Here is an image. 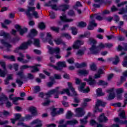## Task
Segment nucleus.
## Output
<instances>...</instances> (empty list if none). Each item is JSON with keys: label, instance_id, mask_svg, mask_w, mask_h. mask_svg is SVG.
Returning <instances> with one entry per match:
<instances>
[{"label": "nucleus", "instance_id": "nucleus-27", "mask_svg": "<svg viewBox=\"0 0 127 127\" xmlns=\"http://www.w3.org/2000/svg\"><path fill=\"white\" fill-rule=\"evenodd\" d=\"M97 26V23H95V20H92L90 21L89 25L88 26L87 28L89 30H92L94 29V27Z\"/></svg>", "mask_w": 127, "mask_h": 127}, {"label": "nucleus", "instance_id": "nucleus-7", "mask_svg": "<svg viewBox=\"0 0 127 127\" xmlns=\"http://www.w3.org/2000/svg\"><path fill=\"white\" fill-rule=\"evenodd\" d=\"M17 79H16V83L18 84L19 87H21L23 84L22 79L23 78V72L22 71H19L17 73Z\"/></svg>", "mask_w": 127, "mask_h": 127}, {"label": "nucleus", "instance_id": "nucleus-29", "mask_svg": "<svg viewBox=\"0 0 127 127\" xmlns=\"http://www.w3.org/2000/svg\"><path fill=\"white\" fill-rule=\"evenodd\" d=\"M69 5L67 4H63L59 6V10H62V11H65L69 8Z\"/></svg>", "mask_w": 127, "mask_h": 127}, {"label": "nucleus", "instance_id": "nucleus-5", "mask_svg": "<svg viewBox=\"0 0 127 127\" xmlns=\"http://www.w3.org/2000/svg\"><path fill=\"white\" fill-rule=\"evenodd\" d=\"M106 47V44L100 43L98 47L93 45L90 48V52L92 54H98L101 51V50L104 49Z\"/></svg>", "mask_w": 127, "mask_h": 127}, {"label": "nucleus", "instance_id": "nucleus-13", "mask_svg": "<svg viewBox=\"0 0 127 127\" xmlns=\"http://www.w3.org/2000/svg\"><path fill=\"white\" fill-rule=\"evenodd\" d=\"M9 100H11V101H12V103L13 104H14V105H17V101H18L19 100H24V98H20L19 97H14V95L13 94L10 95L9 96Z\"/></svg>", "mask_w": 127, "mask_h": 127}, {"label": "nucleus", "instance_id": "nucleus-18", "mask_svg": "<svg viewBox=\"0 0 127 127\" xmlns=\"http://www.w3.org/2000/svg\"><path fill=\"white\" fill-rule=\"evenodd\" d=\"M53 38L52 37V35L51 33H47V39H43L44 42H46L48 41L50 45H53V42L52 41Z\"/></svg>", "mask_w": 127, "mask_h": 127}, {"label": "nucleus", "instance_id": "nucleus-32", "mask_svg": "<svg viewBox=\"0 0 127 127\" xmlns=\"http://www.w3.org/2000/svg\"><path fill=\"white\" fill-rule=\"evenodd\" d=\"M1 44H2V45H3V46H4L5 47H6V48H11V45L6 42V41L4 40H1Z\"/></svg>", "mask_w": 127, "mask_h": 127}, {"label": "nucleus", "instance_id": "nucleus-20", "mask_svg": "<svg viewBox=\"0 0 127 127\" xmlns=\"http://www.w3.org/2000/svg\"><path fill=\"white\" fill-rule=\"evenodd\" d=\"M19 57L17 58V60L19 61V62H21L22 63L26 64L28 63L29 61H27L26 60H24V57H25V55L21 54L19 53Z\"/></svg>", "mask_w": 127, "mask_h": 127}, {"label": "nucleus", "instance_id": "nucleus-39", "mask_svg": "<svg viewBox=\"0 0 127 127\" xmlns=\"http://www.w3.org/2000/svg\"><path fill=\"white\" fill-rule=\"evenodd\" d=\"M38 66L40 67V64H36L34 66H32L31 72L32 73H34L35 72L38 71V68H37V67H38Z\"/></svg>", "mask_w": 127, "mask_h": 127}, {"label": "nucleus", "instance_id": "nucleus-14", "mask_svg": "<svg viewBox=\"0 0 127 127\" xmlns=\"http://www.w3.org/2000/svg\"><path fill=\"white\" fill-rule=\"evenodd\" d=\"M0 65L3 69L4 71L0 69V76L1 77H4L6 74V69H5V63L3 61L0 62Z\"/></svg>", "mask_w": 127, "mask_h": 127}, {"label": "nucleus", "instance_id": "nucleus-21", "mask_svg": "<svg viewBox=\"0 0 127 127\" xmlns=\"http://www.w3.org/2000/svg\"><path fill=\"white\" fill-rule=\"evenodd\" d=\"M15 28L17 30V31H19L20 35H23L24 33H25L27 31V28L21 29L20 28V26L18 25H16L15 26Z\"/></svg>", "mask_w": 127, "mask_h": 127}, {"label": "nucleus", "instance_id": "nucleus-40", "mask_svg": "<svg viewBox=\"0 0 127 127\" xmlns=\"http://www.w3.org/2000/svg\"><path fill=\"white\" fill-rule=\"evenodd\" d=\"M85 54V50H78L76 52V55H78L79 56H82Z\"/></svg>", "mask_w": 127, "mask_h": 127}, {"label": "nucleus", "instance_id": "nucleus-9", "mask_svg": "<svg viewBox=\"0 0 127 127\" xmlns=\"http://www.w3.org/2000/svg\"><path fill=\"white\" fill-rule=\"evenodd\" d=\"M106 104L107 103L106 102H104L102 100L100 99H97L96 105H95L96 110H98V112H102L103 110L102 109L99 110V107H100V106H101L102 107H105V106H106Z\"/></svg>", "mask_w": 127, "mask_h": 127}, {"label": "nucleus", "instance_id": "nucleus-31", "mask_svg": "<svg viewBox=\"0 0 127 127\" xmlns=\"http://www.w3.org/2000/svg\"><path fill=\"white\" fill-rule=\"evenodd\" d=\"M7 97L5 96L4 94H2L0 98V105H3V103H4L5 101H7Z\"/></svg>", "mask_w": 127, "mask_h": 127}, {"label": "nucleus", "instance_id": "nucleus-33", "mask_svg": "<svg viewBox=\"0 0 127 127\" xmlns=\"http://www.w3.org/2000/svg\"><path fill=\"white\" fill-rule=\"evenodd\" d=\"M29 110L33 116H36V115H37V113L36 112V108L34 107H31L29 108Z\"/></svg>", "mask_w": 127, "mask_h": 127}, {"label": "nucleus", "instance_id": "nucleus-42", "mask_svg": "<svg viewBox=\"0 0 127 127\" xmlns=\"http://www.w3.org/2000/svg\"><path fill=\"white\" fill-rule=\"evenodd\" d=\"M40 86H36L34 87L33 91L34 93L36 94V93H38V92H40Z\"/></svg>", "mask_w": 127, "mask_h": 127}, {"label": "nucleus", "instance_id": "nucleus-25", "mask_svg": "<svg viewBox=\"0 0 127 127\" xmlns=\"http://www.w3.org/2000/svg\"><path fill=\"white\" fill-rule=\"evenodd\" d=\"M97 120L99 123H106V122H108V118L105 116L104 113L102 114Z\"/></svg>", "mask_w": 127, "mask_h": 127}, {"label": "nucleus", "instance_id": "nucleus-10", "mask_svg": "<svg viewBox=\"0 0 127 127\" xmlns=\"http://www.w3.org/2000/svg\"><path fill=\"white\" fill-rule=\"evenodd\" d=\"M85 86H86V83H81L80 87H78L79 91L82 92V93H89L90 92V87H87L86 89H84Z\"/></svg>", "mask_w": 127, "mask_h": 127}, {"label": "nucleus", "instance_id": "nucleus-12", "mask_svg": "<svg viewBox=\"0 0 127 127\" xmlns=\"http://www.w3.org/2000/svg\"><path fill=\"white\" fill-rule=\"evenodd\" d=\"M84 41L77 40L74 42L72 45V48L73 49H79L81 47V45H83Z\"/></svg>", "mask_w": 127, "mask_h": 127}, {"label": "nucleus", "instance_id": "nucleus-41", "mask_svg": "<svg viewBox=\"0 0 127 127\" xmlns=\"http://www.w3.org/2000/svg\"><path fill=\"white\" fill-rule=\"evenodd\" d=\"M96 92L98 96H104V95H105V93L102 92V89L101 88L97 89L96 90Z\"/></svg>", "mask_w": 127, "mask_h": 127}, {"label": "nucleus", "instance_id": "nucleus-47", "mask_svg": "<svg viewBox=\"0 0 127 127\" xmlns=\"http://www.w3.org/2000/svg\"><path fill=\"white\" fill-rule=\"evenodd\" d=\"M49 16L50 17L51 19H54L56 17L54 12H53L52 11H51L49 13Z\"/></svg>", "mask_w": 127, "mask_h": 127}, {"label": "nucleus", "instance_id": "nucleus-56", "mask_svg": "<svg viewBox=\"0 0 127 127\" xmlns=\"http://www.w3.org/2000/svg\"><path fill=\"white\" fill-rule=\"evenodd\" d=\"M7 124H8V121H2L0 119V126H3V125H7Z\"/></svg>", "mask_w": 127, "mask_h": 127}, {"label": "nucleus", "instance_id": "nucleus-49", "mask_svg": "<svg viewBox=\"0 0 127 127\" xmlns=\"http://www.w3.org/2000/svg\"><path fill=\"white\" fill-rule=\"evenodd\" d=\"M98 85H102V86H106L108 85V83L103 80H99L98 82Z\"/></svg>", "mask_w": 127, "mask_h": 127}, {"label": "nucleus", "instance_id": "nucleus-6", "mask_svg": "<svg viewBox=\"0 0 127 127\" xmlns=\"http://www.w3.org/2000/svg\"><path fill=\"white\" fill-rule=\"evenodd\" d=\"M57 66H55L54 65L50 63L48 64V66L50 67H52L55 70H62L63 68H65L66 67V62H59L57 64Z\"/></svg>", "mask_w": 127, "mask_h": 127}, {"label": "nucleus", "instance_id": "nucleus-24", "mask_svg": "<svg viewBox=\"0 0 127 127\" xmlns=\"http://www.w3.org/2000/svg\"><path fill=\"white\" fill-rule=\"evenodd\" d=\"M60 19L62 21H64V22H72L73 21V19H68L66 17V15L65 13H63L62 15L60 16Z\"/></svg>", "mask_w": 127, "mask_h": 127}, {"label": "nucleus", "instance_id": "nucleus-36", "mask_svg": "<svg viewBox=\"0 0 127 127\" xmlns=\"http://www.w3.org/2000/svg\"><path fill=\"white\" fill-rule=\"evenodd\" d=\"M56 115H58V109L53 108L51 111V115L52 117H55Z\"/></svg>", "mask_w": 127, "mask_h": 127}, {"label": "nucleus", "instance_id": "nucleus-15", "mask_svg": "<svg viewBox=\"0 0 127 127\" xmlns=\"http://www.w3.org/2000/svg\"><path fill=\"white\" fill-rule=\"evenodd\" d=\"M77 124H79V122L77 120H72L66 121L65 125H59L58 127H67V125H69V126H75V125H77Z\"/></svg>", "mask_w": 127, "mask_h": 127}, {"label": "nucleus", "instance_id": "nucleus-22", "mask_svg": "<svg viewBox=\"0 0 127 127\" xmlns=\"http://www.w3.org/2000/svg\"><path fill=\"white\" fill-rule=\"evenodd\" d=\"M89 73V70L86 69H79L77 70V74L79 76H88Z\"/></svg>", "mask_w": 127, "mask_h": 127}, {"label": "nucleus", "instance_id": "nucleus-37", "mask_svg": "<svg viewBox=\"0 0 127 127\" xmlns=\"http://www.w3.org/2000/svg\"><path fill=\"white\" fill-rule=\"evenodd\" d=\"M77 26L81 28L86 27V26H87V23L83 21L80 22L78 23Z\"/></svg>", "mask_w": 127, "mask_h": 127}, {"label": "nucleus", "instance_id": "nucleus-44", "mask_svg": "<svg viewBox=\"0 0 127 127\" xmlns=\"http://www.w3.org/2000/svg\"><path fill=\"white\" fill-rule=\"evenodd\" d=\"M122 65L123 67H126L127 68V57L124 58V60L122 62Z\"/></svg>", "mask_w": 127, "mask_h": 127}, {"label": "nucleus", "instance_id": "nucleus-2", "mask_svg": "<svg viewBox=\"0 0 127 127\" xmlns=\"http://www.w3.org/2000/svg\"><path fill=\"white\" fill-rule=\"evenodd\" d=\"M37 34V31L34 29L31 30V32L27 36L28 38H31L30 40H29L27 42L23 43L19 48L16 49L14 51L15 52H18L19 49H27V48L29 45H31L33 43L35 46L37 47H40V43L39 40L38 39H33L32 37L35 36ZM34 42V43H33Z\"/></svg>", "mask_w": 127, "mask_h": 127}, {"label": "nucleus", "instance_id": "nucleus-58", "mask_svg": "<svg viewBox=\"0 0 127 127\" xmlns=\"http://www.w3.org/2000/svg\"><path fill=\"white\" fill-rule=\"evenodd\" d=\"M118 27L120 29V30H121L122 31H123V32H124V33H125V34H126V35L127 37V31L123 29V28L121 27L120 26Z\"/></svg>", "mask_w": 127, "mask_h": 127}, {"label": "nucleus", "instance_id": "nucleus-4", "mask_svg": "<svg viewBox=\"0 0 127 127\" xmlns=\"http://www.w3.org/2000/svg\"><path fill=\"white\" fill-rule=\"evenodd\" d=\"M35 7L27 6V9L25 11V13L28 17H30L31 15L34 17L35 18H38V12L35 11Z\"/></svg>", "mask_w": 127, "mask_h": 127}, {"label": "nucleus", "instance_id": "nucleus-35", "mask_svg": "<svg viewBox=\"0 0 127 127\" xmlns=\"http://www.w3.org/2000/svg\"><path fill=\"white\" fill-rule=\"evenodd\" d=\"M20 119V121H21V122H24V118L22 117L21 118V115L19 114H16L15 115V119H16V120L18 121V120Z\"/></svg>", "mask_w": 127, "mask_h": 127}, {"label": "nucleus", "instance_id": "nucleus-28", "mask_svg": "<svg viewBox=\"0 0 127 127\" xmlns=\"http://www.w3.org/2000/svg\"><path fill=\"white\" fill-rule=\"evenodd\" d=\"M91 116V113H88L87 115L86 116H85L83 119H80V124L81 125H86V124H87V123H88V121H87V120H88L89 117H90Z\"/></svg>", "mask_w": 127, "mask_h": 127}, {"label": "nucleus", "instance_id": "nucleus-38", "mask_svg": "<svg viewBox=\"0 0 127 127\" xmlns=\"http://www.w3.org/2000/svg\"><path fill=\"white\" fill-rule=\"evenodd\" d=\"M103 74V70L99 69L97 74H95L94 75V79H98L101 78V74Z\"/></svg>", "mask_w": 127, "mask_h": 127}, {"label": "nucleus", "instance_id": "nucleus-16", "mask_svg": "<svg viewBox=\"0 0 127 127\" xmlns=\"http://www.w3.org/2000/svg\"><path fill=\"white\" fill-rule=\"evenodd\" d=\"M48 49L49 50V53L50 54H53L55 53L56 54H59L60 53V48L57 47L54 49H52L50 46H48Z\"/></svg>", "mask_w": 127, "mask_h": 127}, {"label": "nucleus", "instance_id": "nucleus-60", "mask_svg": "<svg viewBox=\"0 0 127 127\" xmlns=\"http://www.w3.org/2000/svg\"><path fill=\"white\" fill-rule=\"evenodd\" d=\"M6 79L8 80H13V74H8L7 76Z\"/></svg>", "mask_w": 127, "mask_h": 127}, {"label": "nucleus", "instance_id": "nucleus-3", "mask_svg": "<svg viewBox=\"0 0 127 127\" xmlns=\"http://www.w3.org/2000/svg\"><path fill=\"white\" fill-rule=\"evenodd\" d=\"M119 116L121 119L120 120L119 118H116L114 119L115 123H120L121 125H127V117L126 116V112L124 110H122L119 114Z\"/></svg>", "mask_w": 127, "mask_h": 127}, {"label": "nucleus", "instance_id": "nucleus-57", "mask_svg": "<svg viewBox=\"0 0 127 127\" xmlns=\"http://www.w3.org/2000/svg\"><path fill=\"white\" fill-rule=\"evenodd\" d=\"M39 28L40 29H44V28H45V24L44 23H40L39 24Z\"/></svg>", "mask_w": 127, "mask_h": 127}, {"label": "nucleus", "instance_id": "nucleus-55", "mask_svg": "<svg viewBox=\"0 0 127 127\" xmlns=\"http://www.w3.org/2000/svg\"><path fill=\"white\" fill-rule=\"evenodd\" d=\"M71 32H72V34L73 35H76V34H77V29L75 27H72L71 28Z\"/></svg>", "mask_w": 127, "mask_h": 127}, {"label": "nucleus", "instance_id": "nucleus-30", "mask_svg": "<svg viewBox=\"0 0 127 127\" xmlns=\"http://www.w3.org/2000/svg\"><path fill=\"white\" fill-rule=\"evenodd\" d=\"M109 61H113V64L114 65H117L118 63L120 62V59L119 58V57L116 56L115 57V58H110L109 59Z\"/></svg>", "mask_w": 127, "mask_h": 127}, {"label": "nucleus", "instance_id": "nucleus-50", "mask_svg": "<svg viewBox=\"0 0 127 127\" xmlns=\"http://www.w3.org/2000/svg\"><path fill=\"white\" fill-rule=\"evenodd\" d=\"M90 69L92 70V71H96L97 70V67L96 66V64H92L90 65Z\"/></svg>", "mask_w": 127, "mask_h": 127}, {"label": "nucleus", "instance_id": "nucleus-43", "mask_svg": "<svg viewBox=\"0 0 127 127\" xmlns=\"http://www.w3.org/2000/svg\"><path fill=\"white\" fill-rule=\"evenodd\" d=\"M61 37H66L67 39H71V36L67 33H63L61 36Z\"/></svg>", "mask_w": 127, "mask_h": 127}, {"label": "nucleus", "instance_id": "nucleus-54", "mask_svg": "<svg viewBox=\"0 0 127 127\" xmlns=\"http://www.w3.org/2000/svg\"><path fill=\"white\" fill-rule=\"evenodd\" d=\"M8 35V33L4 32L3 31H0V36H5L6 37Z\"/></svg>", "mask_w": 127, "mask_h": 127}, {"label": "nucleus", "instance_id": "nucleus-26", "mask_svg": "<svg viewBox=\"0 0 127 127\" xmlns=\"http://www.w3.org/2000/svg\"><path fill=\"white\" fill-rule=\"evenodd\" d=\"M54 41L57 45H61V44H62L64 46H66V43L63 41L61 38L55 39Z\"/></svg>", "mask_w": 127, "mask_h": 127}, {"label": "nucleus", "instance_id": "nucleus-61", "mask_svg": "<svg viewBox=\"0 0 127 127\" xmlns=\"http://www.w3.org/2000/svg\"><path fill=\"white\" fill-rule=\"evenodd\" d=\"M67 61L69 64H73V63H74V59L70 58L69 59H68Z\"/></svg>", "mask_w": 127, "mask_h": 127}, {"label": "nucleus", "instance_id": "nucleus-48", "mask_svg": "<svg viewBox=\"0 0 127 127\" xmlns=\"http://www.w3.org/2000/svg\"><path fill=\"white\" fill-rule=\"evenodd\" d=\"M72 116H73V114H72V112L70 111H68L66 114V119H71Z\"/></svg>", "mask_w": 127, "mask_h": 127}, {"label": "nucleus", "instance_id": "nucleus-52", "mask_svg": "<svg viewBox=\"0 0 127 127\" xmlns=\"http://www.w3.org/2000/svg\"><path fill=\"white\" fill-rule=\"evenodd\" d=\"M51 30L53 31H55V32H59V28L57 27H51Z\"/></svg>", "mask_w": 127, "mask_h": 127}, {"label": "nucleus", "instance_id": "nucleus-63", "mask_svg": "<svg viewBox=\"0 0 127 127\" xmlns=\"http://www.w3.org/2000/svg\"><path fill=\"white\" fill-rule=\"evenodd\" d=\"M46 127H56L57 125L55 124H47L46 125Z\"/></svg>", "mask_w": 127, "mask_h": 127}, {"label": "nucleus", "instance_id": "nucleus-8", "mask_svg": "<svg viewBox=\"0 0 127 127\" xmlns=\"http://www.w3.org/2000/svg\"><path fill=\"white\" fill-rule=\"evenodd\" d=\"M58 0H52L48 3L45 4V6H51L52 9L54 10H59V6H57L56 4H54V2H57Z\"/></svg>", "mask_w": 127, "mask_h": 127}, {"label": "nucleus", "instance_id": "nucleus-53", "mask_svg": "<svg viewBox=\"0 0 127 127\" xmlns=\"http://www.w3.org/2000/svg\"><path fill=\"white\" fill-rule=\"evenodd\" d=\"M127 1L122 2L120 3H118L117 4V6L118 7H121V6H123V5H125V4H127Z\"/></svg>", "mask_w": 127, "mask_h": 127}, {"label": "nucleus", "instance_id": "nucleus-59", "mask_svg": "<svg viewBox=\"0 0 127 127\" xmlns=\"http://www.w3.org/2000/svg\"><path fill=\"white\" fill-rule=\"evenodd\" d=\"M105 46L106 48H111V47H113V44L108 43L105 44Z\"/></svg>", "mask_w": 127, "mask_h": 127}, {"label": "nucleus", "instance_id": "nucleus-11", "mask_svg": "<svg viewBox=\"0 0 127 127\" xmlns=\"http://www.w3.org/2000/svg\"><path fill=\"white\" fill-rule=\"evenodd\" d=\"M75 112L76 114V116L78 118H82V117H83V116L85 114V110H84V109L82 108H76Z\"/></svg>", "mask_w": 127, "mask_h": 127}, {"label": "nucleus", "instance_id": "nucleus-17", "mask_svg": "<svg viewBox=\"0 0 127 127\" xmlns=\"http://www.w3.org/2000/svg\"><path fill=\"white\" fill-rule=\"evenodd\" d=\"M107 93H109V96L108 98L109 100H113L115 98V88H110L107 90Z\"/></svg>", "mask_w": 127, "mask_h": 127}, {"label": "nucleus", "instance_id": "nucleus-34", "mask_svg": "<svg viewBox=\"0 0 127 127\" xmlns=\"http://www.w3.org/2000/svg\"><path fill=\"white\" fill-rule=\"evenodd\" d=\"M90 18H91L92 19H97V20H103V19H104L103 17L97 14H94V15L90 16Z\"/></svg>", "mask_w": 127, "mask_h": 127}, {"label": "nucleus", "instance_id": "nucleus-64", "mask_svg": "<svg viewBox=\"0 0 127 127\" xmlns=\"http://www.w3.org/2000/svg\"><path fill=\"white\" fill-rule=\"evenodd\" d=\"M118 10V8H117L116 7V6L113 5L112 7H111V11H117Z\"/></svg>", "mask_w": 127, "mask_h": 127}, {"label": "nucleus", "instance_id": "nucleus-19", "mask_svg": "<svg viewBox=\"0 0 127 127\" xmlns=\"http://www.w3.org/2000/svg\"><path fill=\"white\" fill-rule=\"evenodd\" d=\"M84 81H86L88 85H90V86H95V85H96V80L93 79V77H92V75H89L88 79L87 78H85Z\"/></svg>", "mask_w": 127, "mask_h": 127}, {"label": "nucleus", "instance_id": "nucleus-62", "mask_svg": "<svg viewBox=\"0 0 127 127\" xmlns=\"http://www.w3.org/2000/svg\"><path fill=\"white\" fill-rule=\"evenodd\" d=\"M49 104H50V100H48L46 101L44 103H43L42 105H43V106H48V105H49Z\"/></svg>", "mask_w": 127, "mask_h": 127}, {"label": "nucleus", "instance_id": "nucleus-23", "mask_svg": "<svg viewBox=\"0 0 127 127\" xmlns=\"http://www.w3.org/2000/svg\"><path fill=\"white\" fill-rule=\"evenodd\" d=\"M124 92V88H118L116 90V94H117L118 100H122V94H123Z\"/></svg>", "mask_w": 127, "mask_h": 127}, {"label": "nucleus", "instance_id": "nucleus-45", "mask_svg": "<svg viewBox=\"0 0 127 127\" xmlns=\"http://www.w3.org/2000/svg\"><path fill=\"white\" fill-rule=\"evenodd\" d=\"M81 6H82V4H81V2L79 1H77L75 5L74 6V8L75 9H78V7H80Z\"/></svg>", "mask_w": 127, "mask_h": 127}, {"label": "nucleus", "instance_id": "nucleus-46", "mask_svg": "<svg viewBox=\"0 0 127 127\" xmlns=\"http://www.w3.org/2000/svg\"><path fill=\"white\" fill-rule=\"evenodd\" d=\"M89 43L90 44H96L97 43V41L94 39L93 38H90L88 41Z\"/></svg>", "mask_w": 127, "mask_h": 127}, {"label": "nucleus", "instance_id": "nucleus-1", "mask_svg": "<svg viewBox=\"0 0 127 127\" xmlns=\"http://www.w3.org/2000/svg\"><path fill=\"white\" fill-rule=\"evenodd\" d=\"M67 86L69 89H70V91H71L72 93V94L70 93V91L68 88L64 89L60 92L58 91V89H56L48 91V93L46 94L47 98H50L52 95L54 94L55 99H58V98H59V95H63L65 93L67 96H76L77 93L75 91V89L73 87V86L72 85V83L67 82Z\"/></svg>", "mask_w": 127, "mask_h": 127}, {"label": "nucleus", "instance_id": "nucleus-51", "mask_svg": "<svg viewBox=\"0 0 127 127\" xmlns=\"http://www.w3.org/2000/svg\"><path fill=\"white\" fill-rule=\"evenodd\" d=\"M54 84V81H52L47 83V86L49 88L52 87V86H53Z\"/></svg>", "mask_w": 127, "mask_h": 127}]
</instances>
